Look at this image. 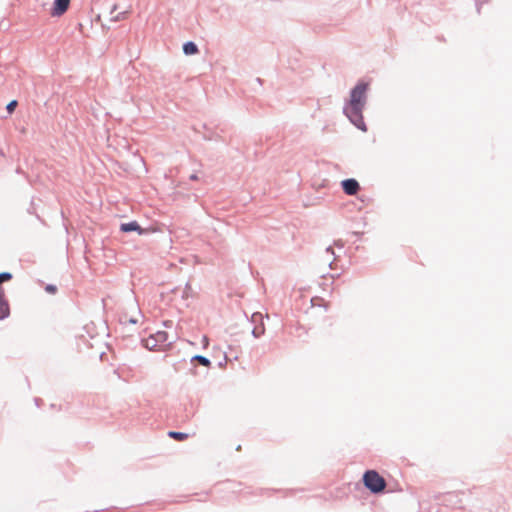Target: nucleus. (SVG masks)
Here are the masks:
<instances>
[{"label":"nucleus","mask_w":512,"mask_h":512,"mask_svg":"<svg viewBox=\"0 0 512 512\" xmlns=\"http://www.w3.org/2000/svg\"><path fill=\"white\" fill-rule=\"evenodd\" d=\"M46 291L49 292V293H55L56 292V287L53 286V285H48L46 287Z\"/></svg>","instance_id":"16"},{"label":"nucleus","mask_w":512,"mask_h":512,"mask_svg":"<svg viewBox=\"0 0 512 512\" xmlns=\"http://www.w3.org/2000/svg\"><path fill=\"white\" fill-rule=\"evenodd\" d=\"M120 230L122 232H132V231H136L138 232L139 234H143L145 232L144 229H142L140 227V225L136 222V221H132V222H129V223H123L121 224L120 226Z\"/></svg>","instance_id":"6"},{"label":"nucleus","mask_w":512,"mask_h":512,"mask_svg":"<svg viewBox=\"0 0 512 512\" xmlns=\"http://www.w3.org/2000/svg\"><path fill=\"white\" fill-rule=\"evenodd\" d=\"M168 436L170 438H173L176 441H184L188 439L189 435L187 433L182 432H175V431H169Z\"/></svg>","instance_id":"10"},{"label":"nucleus","mask_w":512,"mask_h":512,"mask_svg":"<svg viewBox=\"0 0 512 512\" xmlns=\"http://www.w3.org/2000/svg\"><path fill=\"white\" fill-rule=\"evenodd\" d=\"M70 2L71 0H55L50 10V15L52 17H61L68 11Z\"/></svg>","instance_id":"4"},{"label":"nucleus","mask_w":512,"mask_h":512,"mask_svg":"<svg viewBox=\"0 0 512 512\" xmlns=\"http://www.w3.org/2000/svg\"><path fill=\"white\" fill-rule=\"evenodd\" d=\"M183 51L187 55H192L198 52V48L193 42H187L183 46Z\"/></svg>","instance_id":"9"},{"label":"nucleus","mask_w":512,"mask_h":512,"mask_svg":"<svg viewBox=\"0 0 512 512\" xmlns=\"http://www.w3.org/2000/svg\"><path fill=\"white\" fill-rule=\"evenodd\" d=\"M193 360H196L197 362H199L202 366H205V367H210L211 365V362L209 359H207L206 357L204 356H201V355H196Z\"/></svg>","instance_id":"12"},{"label":"nucleus","mask_w":512,"mask_h":512,"mask_svg":"<svg viewBox=\"0 0 512 512\" xmlns=\"http://www.w3.org/2000/svg\"><path fill=\"white\" fill-rule=\"evenodd\" d=\"M143 344L149 350H164L169 346L168 334L165 331H158L148 338L143 339Z\"/></svg>","instance_id":"3"},{"label":"nucleus","mask_w":512,"mask_h":512,"mask_svg":"<svg viewBox=\"0 0 512 512\" xmlns=\"http://www.w3.org/2000/svg\"><path fill=\"white\" fill-rule=\"evenodd\" d=\"M10 313L8 302L4 298V292L0 288V319L6 318Z\"/></svg>","instance_id":"7"},{"label":"nucleus","mask_w":512,"mask_h":512,"mask_svg":"<svg viewBox=\"0 0 512 512\" xmlns=\"http://www.w3.org/2000/svg\"><path fill=\"white\" fill-rule=\"evenodd\" d=\"M311 306L312 307H322L325 310H327L330 306V303L322 297L315 296L311 299Z\"/></svg>","instance_id":"8"},{"label":"nucleus","mask_w":512,"mask_h":512,"mask_svg":"<svg viewBox=\"0 0 512 512\" xmlns=\"http://www.w3.org/2000/svg\"><path fill=\"white\" fill-rule=\"evenodd\" d=\"M264 333H265V326H264L263 322H261L259 324H256L255 327L252 330V334L256 338L262 336Z\"/></svg>","instance_id":"11"},{"label":"nucleus","mask_w":512,"mask_h":512,"mask_svg":"<svg viewBox=\"0 0 512 512\" xmlns=\"http://www.w3.org/2000/svg\"><path fill=\"white\" fill-rule=\"evenodd\" d=\"M363 483L372 493H380L386 487L385 479L375 470H368L364 473Z\"/></svg>","instance_id":"2"},{"label":"nucleus","mask_w":512,"mask_h":512,"mask_svg":"<svg viewBox=\"0 0 512 512\" xmlns=\"http://www.w3.org/2000/svg\"><path fill=\"white\" fill-rule=\"evenodd\" d=\"M344 192L347 195H355L359 191V183L355 179H346L341 183Z\"/></svg>","instance_id":"5"},{"label":"nucleus","mask_w":512,"mask_h":512,"mask_svg":"<svg viewBox=\"0 0 512 512\" xmlns=\"http://www.w3.org/2000/svg\"><path fill=\"white\" fill-rule=\"evenodd\" d=\"M12 278V275L8 272H4L0 274V284L5 281H9Z\"/></svg>","instance_id":"14"},{"label":"nucleus","mask_w":512,"mask_h":512,"mask_svg":"<svg viewBox=\"0 0 512 512\" xmlns=\"http://www.w3.org/2000/svg\"><path fill=\"white\" fill-rule=\"evenodd\" d=\"M367 84L359 83L351 91L350 103L345 107L344 112L351 122L362 130H366L363 117L362 109L366 100Z\"/></svg>","instance_id":"1"},{"label":"nucleus","mask_w":512,"mask_h":512,"mask_svg":"<svg viewBox=\"0 0 512 512\" xmlns=\"http://www.w3.org/2000/svg\"><path fill=\"white\" fill-rule=\"evenodd\" d=\"M16 106H17V101H16V100H13V101L9 102V103H8V105H7V107H6V108H7V111H8L9 113L14 112V110H15Z\"/></svg>","instance_id":"15"},{"label":"nucleus","mask_w":512,"mask_h":512,"mask_svg":"<svg viewBox=\"0 0 512 512\" xmlns=\"http://www.w3.org/2000/svg\"><path fill=\"white\" fill-rule=\"evenodd\" d=\"M208 338L206 336L203 337V344H204V347H207L208 346Z\"/></svg>","instance_id":"17"},{"label":"nucleus","mask_w":512,"mask_h":512,"mask_svg":"<svg viewBox=\"0 0 512 512\" xmlns=\"http://www.w3.org/2000/svg\"><path fill=\"white\" fill-rule=\"evenodd\" d=\"M252 322L255 324H259L263 322V315L261 313H254L251 317Z\"/></svg>","instance_id":"13"}]
</instances>
